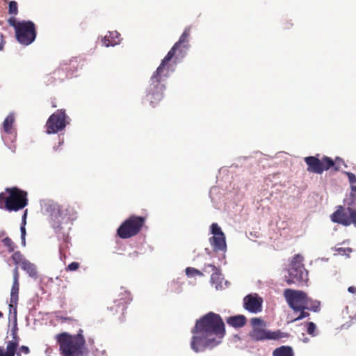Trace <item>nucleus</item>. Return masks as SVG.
Here are the masks:
<instances>
[{
    "label": "nucleus",
    "mask_w": 356,
    "mask_h": 356,
    "mask_svg": "<svg viewBox=\"0 0 356 356\" xmlns=\"http://www.w3.org/2000/svg\"><path fill=\"white\" fill-rule=\"evenodd\" d=\"M263 323V321L260 318H252L251 319V324L253 326L260 325Z\"/></svg>",
    "instance_id": "nucleus-36"
},
{
    "label": "nucleus",
    "mask_w": 356,
    "mask_h": 356,
    "mask_svg": "<svg viewBox=\"0 0 356 356\" xmlns=\"http://www.w3.org/2000/svg\"><path fill=\"white\" fill-rule=\"evenodd\" d=\"M323 163H325L324 168L325 170H328L334 165V161L330 157H323Z\"/></svg>",
    "instance_id": "nucleus-31"
},
{
    "label": "nucleus",
    "mask_w": 356,
    "mask_h": 356,
    "mask_svg": "<svg viewBox=\"0 0 356 356\" xmlns=\"http://www.w3.org/2000/svg\"><path fill=\"white\" fill-rule=\"evenodd\" d=\"M13 282L10 291V302L15 305L18 301L19 293V272L18 268L15 267L13 270Z\"/></svg>",
    "instance_id": "nucleus-17"
},
{
    "label": "nucleus",
    "mask_w": 356,
    "mask_h": 356,
    "mask_svg": "<svg viewBox=\"0 0 356 356\" xmlns=\"http://www.w3.org/2000/svg\"><path fill=\"white\" fill-rule=\"evenodd\" d=\"M68 118L65 110H57L49 116L45 124L46 133L55 134L64 130L67 124H69L67 121Z\"/></svg>",
    "instance_id": "nucleus-10"
},
{
    "label": "nucleus",
    "mask_w": 356,
    "mask_h": 356,
    "mask_svg": "<svg viewBox=\"0 0 356 356\" xmlns=\"http://www.w3.org/2000/svg\"><path fill=\"white\" fill-rule=\"evenodd\" d=\"M47 211L49 213V224L54 229L59 245V257L64 261L66 257L65 250L70 248V231L73 222L76 219V213L73 209L63 208L58 204L51 203L47 205Z\"/></svg>",
    "instance_id": "nucleus-2"
},
{
    "label": "nucleus",
    "mask_w": 356,
    "mask_h": 356,
    "mask_svg": "<svg viewBox=\"0 0 356 356\" xmlns=\"http://www.w3.org/2000/svg\"><path fill=\"white\" fill-rule=\"evenodd\" d=\"M210 268L213 271L211 276V282L213 285H215V288L218 289H222V283L224 281L223 275H222L219 268H216L213 264H208L205 266V268Z\"/></svg>",
    "instance_id": "nucleus-16"
},
{
    "label": "nucleus",
    "mask_w": 356,
    "mask_h": 356,
    "mask_svg": "<svg viewBox=\"0 0 356 356\" xmlns=\"http://www.w3.org/2000/svg\"><path fill=\"white\" fill-rule=\"evenodd\" d=\"M132 298L131 297L130 293L127 291H124V292L120 293L119 298L113 301L114 305L111 306L108 309L115 313L122 312L123 314L124 310L127 309V305L129 304Z\"/></svg>",
    "instance_id": "nucleus-15"
},
{
    "label": "nucleus",
    "mask_w": 356,
    "mask_h": 356,
    "mask_svg": "<svg viewBox=\"0 0 356 356\" xmlns=\"http://www.w3.org/2000/svg\"><path fill=\"white\" fill-rule=\"evenodd\" d=\"M83 331L79 329L76 334L62 332L56 335L62 356H84L86 350Z\"/></svg>",
    "instance_id": "nucleus-5"
},
{
    "label": "nucleus",
    "mask_w": 356,
    "mask_h": 356,
    "mask_svg": "<svg viewBox=\"0 0 356 356\" xmlns=\"http://www.w3.org/2000/svg\"><path fill=\"white\" fill-rule=\"evenodd\" d=\"M273 356H294V353L291 346H282L273 350Z\"/></svg>",
    "instance_id": "nucleus-23"
},
{
    "label": "nucleus",
    "mask_w": 356,
    "mask_h": 356,
    "mask_svg": "<svg viewBox=\"0 0 356 356\" xmlns=\"http://www.w3.org/2000/svg\"><path fill=\"white\" fill-rule=\"evenodd\" d=\"M17 356H21L19 353L17 354Z\"/></svg>",
    "instance_id": "nucleus-53"
},
{
    "label": "nucleus",
    "mask_w": 356,
    "mask_h": 356,
    "mask_svg": "<svg viewBox=\"0 0 356 356\" xmlns=\"http://www.w3.org/2000/svg\"><path fill=\"white\" fill-rule=\"evenodd\" d=\"M1 42H0V50L1 51L3 49L5 41L3 39V35H1Z\"/></svg>",
    "instance_id": "nucleus-46"
},
{
    "label": "nucleus",
    "mask_w": 356,
    "mask_h": 356,
    "mask_svg": "<svg viewBox=\"0 0 356 356\" xmlns=\"http://www.w3.org/2000/svg\"><path fill=\"white\" fill-rule=\"evenodd\" d=\"M219 191V188L217 186H213L210 189L209 195L211 200H213V195Z\"/></svg>",
    "instance_id": "nucleus-37"
},
{
    "label": "nucleus",
    "mask_w": 356,
    "mask_h": 356,
    "mask_svg": "<svg viewBox=\"0 0 356 356\" xmlns=\"http://www.w3.org/2000/svg\"><path fill=\"white\" fill-rule=\"evenodd\" d=\"M120 34L117 31L109 32V35H106L103 43L106 47L115 46L120 42Z\"/></svg>",
    "instance_id": "nucleus-22"
},
{
    "label": "nucleus",
    "mask_w": 356,
    "mask_h": 356,
    "mask_svg": "<svg viewBox=\"0 0 356 356\" xmlns=\"http://www.w3.org/2000/svg\"><path fill=\"white\" fill-rule=\"evenodd\" d=\"M25 225H24V224H22V225L20 227L21 236H26Z\"/></svg>",
    "instance_id": "nucleus-42"
},
{
    "label": "nucleus",
    "mask_w": 356,
    "mask_h": 356,
    "mask_svg": "<svg viewBox=\"0 0 356 356\" xmlns=\"http://www.w3.org/2000/svg\"><path fill=\"white\" fill-rule=\"evenodd\" d=\"M280 174V173H277V175H274V177H276V176H279Z\"/></svg>",
    "instance_id": "nucleus-52"
},
{
    "label": "nucleus",
    "mask_w": 356,
    "mask_h": 356,
    "mask_svg": "<svg viewBox=\"0 0 356 356\" xmlns=\"http://www.w3.org/2000/svg\"><path fill=\"white\" fill-rule=\"evenodd\" d=\"M19 350L21 352H22L23 353L27 355L30 353V349L28 346H22L20 348H19Z\"/></svg>",
    "instance_id": "nucleus-40"
},
{
    "label": "nucleus",
    "mask_w": 356,
    "mask_h": 356,
    "mask_svg": "<svg viewBox=\"0 0 356 356\" xmlns=\"http://www.w3.org/2000/svg\"><path fill=\"white\" fill-rule=\"evenodd\" d=\"M186 275L188 277H194L195 275H202V273L195 268H192V267H187L186 268Z\"/></svg>",
    "instance_id": "nucleus-27"
},
{
    "label": "nucleus",
    "mask_w": 356,
    "mask_h": 356,
    "mask_svg": "<svg viewBox=\"0 0 356 356\" xmlns=\"http://www.w3.org/2000/svg\"><path fill=\"white\" fill-rule=\"evenodd\" d=\"M3 207V201H0V209H2Z\"/></svg>",
    "instance_id": "nucleus-50"
},
{
    "label": "nucleus",
    "mask_w": 356,
    "mask_h": 356,
    "mask_svg": "<svg viewBox=\"0 0 356 356\" xmlns=\"http://www.w3.org/2000/svg\"><path fill=\"white\" fill-rule=\"evenodd\" d=\"M8 24L10 26H13L15 31H17V29H18V26H21L22 24V22H17L16 19L15 17H10L8 20Z\"/></svg>",
    "instance_id": "nucleus-32"
},
{
    "label": "nucleus",
    "mask_w": 356,
    "mask_h": 356,
    "mask_svg": "<svg viewBox=\"0 0 356 356\" xmlns=\"http://www.w3.org/2000/svg\"><path fill=\"white\" fill-rule=\"evenodd\" d=\"M205 252L209 255H210L211 254V250L209 248H205Z\"/></svg>",
    "instance_id": "nucleus-49"
},
{
    "label": "nucleus",
    "mask_w": 356,
    "mask_h": 356,
    "mask_svg": "<svg viewBox=\"0 0 356 356\" xmlns=\"http://www.w3.org/2000/svg\"><path fill=\"white\" fill-rule=\"evenodd\" d=\"M249 336L252 341H260L264 340H278L284 337L280 330L270 331L260 327H254Z\"/></svg>",
    "instance_id": "nucleus-13"
},
{
    "label": "nucleus",
    "mask_w": 356,
    "mask_h": 356,
    "mask_svg": "<svg viewBox=\"0 0 356 356\" xmlns=\"http://www.w3.org/2000/svg\"><path fill=\"white\" fill-rule=\"evenodd\" d=\"M348 291L351 293H355L356 292V288L355 286H349Z\"/></svg>",
    "instance_id": "nucleus-45"
},
{
    "label": "nucleus",
    "mask_w": 356,
    "mask_h": 356,
    "mask_svg": "<svg viewBox=\"0 0 356 356\" xmlns=\"http://www.w3.org/2000/svg\"><path fill=\"white\" fill-rule=\"evenodd\" d=\"M226 322L229 326L234 328H240L245 325L247 319L244 315L238 314L228 317L226 319Z\"/></svg>",
    "instance_id": "nucleus-18"
},
{
    "label": "nucleus",
    "mask_w": 356,
    "mask_h": 356,
    "mask_svg": "<svg viewBox=\"0 0 356 356\" xmlns=\"http://www.w3.org/2000/svg\"><path fill=\"white\" fill-rule=\"evenodd\" d=\"M93 356H106V352L104 349L95 348L92 350Z\"/></svg>",
    "instance_id": "nucleus-33"
},
{
    "label": "nucleus",
    "mask_w": 356,
    "mask_h": 356,
    "mask_svg": "<svg viewBox=\"0 0 356 356\" xmlns=\"http://www.w3.org/2000/svg\"><path fill=\"white\" fill-rule=\"evenodd\" d=\"M321 302L318 300H313V312H318L320 311Z\"/></svg>",
    "instance_id": "nucleus-35"
},
{
    "label": "nucleus",
    "mask_w": 356,
    "mask_h": 356,
    "mask_svg": "<svg viewBox=\"0 0 356 356\" xmlns=\"http://www.w3.org/2000/svg\"><path fill=\"white\" fill-rule=\"evenodd\" d=\"M210 232L213 236L209 238V241L213 250L222 252L225 254L227 251L226 238L220 227L218 223L213 222L210 226Z\"/></svg>",
    "instance_id": "nucleus-12"
},
{
    "label": "nucleus",
    "mask_w": 356,
    "mask_h": 356,
    "mask_svg": "<svg viewBox=\"0 0 356 356\" xmlns=\"http://www.w3.org/2000/svg\"><path fill=\"white\" fill-rule=\"evenodd\" d=\"M325 163L321 162L318 157H313V172L322 173L325 169L324 168Z\"/></svg>",
    "instance_id": "nucleus-25"
},
{
    "label": "nucleus",
    "mask_w": 356,
    "mask_h": 356,
    "mask_svg": "<svg viewBox=\"0 0 356 356\" xmlns=\"http://www.w3.org/2000/svg\"><path fill=\"white\" fill-rule=\"evenodd\" d=\"M303 257L296 254L290 260L287 268V275H285V281L289 284L303 285L309 281L308 271L303 264Z\"/></svg>",
    "instance_id": "nucleus-6"
},
{
    "label": "nucleus",
    "mask_w": 356,
    "mask_h": 356,
    "mask_svg": "<svg viewBox=\"0 0 356 356\" xmlns=\"http://www.w3.org/2000/svg\"><path fill=\"white\" fill-rule=\"evenodd\" d=\"M3 244L7 247L9 252H14L15 245L9 237H6L2 240Z\"/></svg>",
    "instance_id": "nucleus-26"
},
{
    "label": "nucleus",
    "mask_w": 356,
    "mask_h": 356,
    "mask_svg": "<svg viewBox=\"0 0 356 356\" xmlns=\"http://www.w3.org/2000/svg\"><path fill=\"white\" fill-rule=\"evenodd\" d=\"M305 161L307 165V170L312 172V157H305Z\"/></svg>",
    "instance_id": "nucleus-38"
},
{
    "label": "nucleus",
    "mask_w": 356,
    "mask_h": 356,
    "mask_svg": "<svg viewBox=\"0 0 356 356\" xmlns=\"http://www.w3.org/2000/svg\"><path fill=\"white\" fill-rule=\"evenodd\" d=\"M8 13L10 15H16L18 13L17 3L15 1H11L9 3Z\"/></svg>",
    "instance_id": "nucleus-29"
},
{
    "label": "nucleus",
    "mask_w": 356,
    "mask_h": 356,
    "mask_svg": "<svg viewBox=\"0 0 356 356\" xmlns=\"http://www.w3.org/2000/svg\"><path fill=\"white\" fill-rule=\"evenodd\" d=\"M3 316V313L0 311V318Z\"/></svg>",
    "instance_id": "nucleus-51"
},
{
    "label": "nucleus",
    "mask_w": 356,
    "mask_h": 356,
    "mask_svg": "<svg viewBox=\"0 0 356 356\" xmlns=\"http://www.w3.org/2000/svg\"><path fill=\"white\" fill-rule=\"evenodd\" d=\"M189 34L190 28L187 27L184 31L179 40L170 49L151 76L150 83L146 95L147 99L151 104L154 105L162 99L165 89V86L162 83L168 76V67H166V65L174 57L176 51L180 48L181 44H183V47H187V38Z\"/></svg>",
    "instance_id": "nucleus-3"
},
{
    "label": "nucleus",
    "mask_w": 356,
    "mask_h": 356,
    "mask_svg": "<svg viewBox=\"0 0 356 356\" xmlns=\"http://www.w3.org/2000/svg\"><path fill=\"white\" fill-rule=\"evenodd\" d=\"M11 336H12L13 339L11 341H9L8 342H15L16 343V346H19V338L17 334H16V335H11Z\"/></svg>",
    "instance_id": "nucleus-39"
},
{
    "label": "nucleus",
    "mask_w": 356,
    "mask_h": 356,
    "mask_svg": "<svg viewBox=\"0 0 356 356\" xmlns=\"http://www.w3.org/2000/svg\"><path fill=\"white\" fill-rule=\"evenodd\" d=\"M12 259L14 261L15 264H21L22 261L26 260L24 258L23 255L21 254L19 251L15 252L12 255Z\"/></svg>",
    "instance_id": "nucleus-28"
},
{
    "label": "nucleus",
    "mask_w": 356,
    "mask_h": 356,
    "mask_svg": "<svg viewBox=\"0 0 356 356\" xmlns=\"http://www.w3.org/2000/svg\"><path fill=\"white\" fill-rule=\"evenodd\" d=\"M10 316L8 318L9 323H11L10 334L16 335L18 331L17 327V306H13L12 304L9 305Z\"/></svg>",
    "instance_id": "nucleus-19"
},
{
    "label": "nucleus",
    "mask_w": 356,
    "mask_h": 356,
    "mask_svg": "<svg viewBox=\"0 0 356 356\" xmlns=\"http://www.w3.org/2000/svg\"><path fill=\"white\" fill-rule=\"evenodd\" d=\"M263 299L257 293H250L243 298V307L252 314H257L262 310Z\"/></svg>",
    "instance_id": "nucleus-14"
},
{
    "label": "nucleus",
    "mask_w": 356,
    "mask_h": 356,
    "mask_svg": "<svg viewBox=\"0 0 356 356\" xmlns=\"http://www.w3.org/2000/svg\"><path fill=\"white\" fill-rule=\"evenodd\" d=\"M144 221L143 217L131 216L124 221L118 229L119 237L126 239L136 235L140 231Z\"/></svg>",
    "instance_id": "nucleus-9"
},
{
    "label": "nucleus",
    "mask_w": 356,
    "mask_h": 356,
    "mask_svg": "<svg viewBox=\"0 0 356 356\" xmlns=\"http://www.w3.org/2000/svg\"><path fill=\"white\" fill-rule=\"evenodd\" d=\"M302 341H303L304 343H307V342H309V338H307V337H304V338H302Z\"/></svg>",
    "instance_id": "nucleus-48"
},
{
    "label": "nucleus",
    "mask_w": 356,
    "mask_h": 356,
    "mask_svg": "<svg viewBox=\"0 0 356 356\" xmlns=\"http://www.w3.org/2000/svg\"><path fill=\"white\" fill-rule=\"evenodd\" d=\"M284 296L294 313H299L293 321H297L309 316V314L305 311L309 309L307 307V296L305 292L286 289L284 291Z\"/></svg>",
    "instance_id": "nucleus-7"
},
{
    "label": "nucleus",
    "mask_w": 356,
    "mask_h": 356,
    "mask_svg": "<svg viewBox=\"0 0 356 356\" xmlns=\"http://www.w3.org/2000/svg\"><path fill=\"white\" fill-rule=\"evenodd\" d=\"M337 252L340 255H346L349 257L350 253L352 252V249L350 248H338Z\"/></svg>",
    "instance_id": "nucleus-30"
},
{
    "label": "nucleus",
    "mask_w": 356,
    "mask_h": 356,
    "mask_svg": "<svg viewBox=\"0 0 356 356\" xmlns=\"http://www.w3.org/2000/svg\"><path fill=\"white\" fill-rule=\"evenodd\" d=\"M191 332V348L194 352L200 353L221 343L225 327L221 316L210 312L196 321Z\"/></svg>",
    "instance_id": "nucleus-1"
},
{
    "label": "nucleus",
    "mask_w": 356,
    "mask_h": 356,
    "mask_svg": "<svg viewBox=\"0 0 356 356\" xmlns=\"http://www.w3.org/2000/svg\"><path fill=\"white\" fill-rule=\"evenodd\" d=\"M8 197H5L4 193H0V201L4 200L7 210L17 211L24 208L28 204L27 193L17 187L6 188Z\"/></svg>",
    "instance_id": "nucleus-8"
},
{
    "label": "nucleus",
    "mask_w": 356,
    "mask_h": 356,
    "mask_svg": "<svg viewBox=\"0 0 356 356\" xmlns=\"http://www.w3.org/2000/svg\"><path fill=\"white\" fill-rule=\"evenodd\" d=\"M26 216H27V211H25L22 217V224L26 225Z\"/></svg>",
    "instance_id": "nucleus-43"
},
{
    "label": "nucleus",
    "mask_w": 356,
    "mask_h": 356,
    "mask_svg": "<svg viewBox=\"0 0 356 356\" xmlns=\"http://www.w3.org/2000/svg\"><path fill=\"white\" fill-rule=\"evenodd\" d=\"M26 236H21V240H22V245L23 246H25L26 245V238H25Z\"/></svg>",
    "instance_id": "nucleus-47"
},
{
    "label": "nucleus",
    "mask_w": 356,
    "mask_h": 356,
    "mask_svg": "<svg viewBox=\"0 0 356 356\" xmlns=\"http://www.w3.org/2000/svg\"><path fill=\"white\" fill-rule=\"evenodd\" d=\"M350 184L351 193L350 197L345 200L347 207L339 206L331 215L333 222L349 226L353 225L356 227V176L352 172H346Z\"/></svg>",
    "instance_id": "nucleus-4"
},
{
    "label": "nucleus",
    "mask_w": 356,
    "mask_h": 356,
    "mask_svg": "<svg viewBox=\"0 0 356 356\" xmlns=\"http://www.w3.org/2000/svg\"><path fill=\"white\" fill-rule=\"evenodd\" d=\"M15 31L17 40L23 45H29L36 38L35 24L31 21H22V24L18 26Z\"/></svg>",
    "instance_id": "nucleus-11"
},
{
    "label": "nucleus",
    "mask_w": 356,
    "mask_h": 356,
    "mask_svg": "<svg viewBox=\"0 0 356 356\" xmlns=\"http://www.w3.org/2000/svg\"><path fill=\"white\" fill-rule=\"evenodd\" d=\"M15 122V116L13 113H9L5 118L3 123V131L5 134L10 135L13 138H15V134L14 133L13 125Z\"/></svg>",
    "instance_id": "nucleus-20"
},
{
    "label": "nucleus",
    "mask_w": 356,
    "mask_h": 356,
    "mask_svg": "<svg viewBox=\"0 0 356 356\" xmlns=\"http://www.w3.org/2000/svg\"><path fill=\"white\" fill-rule=\"evenodd\" d=\"M79 267V264L78 262L74 261V262L70 263L67 266V270H70V271H74V270H77Z\"/></svg>",
    "instance_id": "nucleus-34"
},
{
    "label": "nucleus",
    "mask_w": 356,
    "mask_h": 356,
    "mask_svg": "<svg viewBox=\"0 0 356 356\" xmlns=\"http://www.w3.org/2000/svg\"><path fill=\"white\" fill-rule=\"evenodd\" d=\"M306 327H307V332L309 335H312V322H307L306 323Z\"/></svg>",
    "instance_id": "nucleus-41"
},
{
    "label": "nucleus",
    "mask_w": 356,
    "mask_h": 356,
    "mask_svg": "<svg viewBox=\"0 0 356 356\" xmlns=\"http://www.w3.org/2000/svg\"><path fill=\"white\" fill-rule=\"evenodd\" d=\"M318 334L316 330V325L313 323V337L316 336Z\"/></svg>",
    "instance_id": "nucleus-44"
},
{
    "label": "nucleus",
    "mask_w": 356,
    "mask_h": 356,
    "mask_svg": "<svg viewBox=\"0 0 356 356\" xmlns=\"http://www.w3.org/2000/svg\"><path fill=\"white\" fill-rule=\"evenodd\" d=\"M21 268L29 275L30 277L33 280L38 279V273L36 266L34 264L31 263L29 260H24L22 261Z\"/></svg>",
    "instance_id": "nucleus-21"
},
{
    "label": "nucleus",
    "mask_w": 356,
    "mask_h": 356,
    "mask_svg": "<svg viewBox=\"0 0 356 356\" xmlns=\"http://www.w3.org/2000/svg\"><path fill=\"white\" fill-rule=\"evenodd\" d=\"M17 348L15 342H8L6 351L0 346V356H15Z\"/></svg>",
    "instance_id": "nucleus-24"
}]
</instances>
